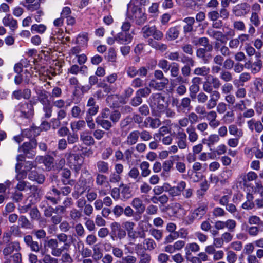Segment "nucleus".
Masks as SVG:
<instances>
[{
    "label": "nucleus",
    "mask_w": 263,
    "mask_h": 263,
    "mask_svg": "<svg viewBox=\"0 0 263 263\" xmlns=\"http://www.w3.org/2000/svg\"><path fill=\"white\" fill-rule=\"evenodd\" d=\"M208 207L205 203L200 204L187 216L185 220V223L190 225L194 223L195 220H200L206 214Z\"/></svg>",
    "instance_id": "f257e3e1"
},
{
    "label": "nucleus",
    "mask_w": 263,
    "mask_h": 263,
    "mask_svg": "<svg viewBox=\"0 0 263 263\" xmlns=\"http://www.w3.org/2000/svg\"><path fill=\"white\" fill-rule=\"evenodd\" d=\"M141 33L145 39L153 36L154 39L161 40L163 37V33L157 30L155 26H151L149 25H146L142 28Z\"/></svg>",
    "instance_id": "f03ea898"
},
{
    "label": "nucleus",
    "mask_w": 263,
    "mask_h": 263,
    "mask_svg": "<svg viewBox=\"0 0 263 263\" xmlns=\"http://www.w3.org/2000/svg\"><path fill=\"white\" fill-rule=\"evenodd\" d=\"M151 106L159 111H163L165 108V97L161 93L152 95L150 97Z\"/></svg>",
    "instance_id": "7ed1b4c3"
},
{
    "label": "nucleus",
    "mask_w": 263,
    "mask_h": 263,
    "mask_svg": "<svg viewBox=\"0 0 263 263\" xmlns=\"http://www.w3.org/2000/svg\"><path fill=\"white\" fill-rule=\"evenodd\" d=\"M37 146V142L35 139H32L29 142L23 143L19 147L18 152L23 153L27 157L30 158L35 155V151Z\"/></svg>",
    "instance_id": "20e7f679"
},
{
    "label": "nucleus",
    "mask_w": 263,
    "mask_h": 263,
    "mask_svg": "<svg viewBox=\"0 0 263 263\" xmlns=\"http://www.w3.org/2000/svg\"><path fill=\"white\" fill-rule=\"evenodd\" d=\"M132 17L135 20L136 23L139 25L143 24L147 20L146 14L143 12L141 8L136 6L131 7Z\"/></svg>",
    "instance_id": "39448f33"
},
{
    "label": "nucleus",
    "mask_w": 263,
    "mask_h": 263,
    "mask_svg": "<svg viewBox=\"0 0 263 263\" xmlns=\"http://www.w3.org/2000/svg\"><path fill=\"white\" fill-rule=\"evenodd\" d=\"M17 109L21 114V116L25 118H29L33 115V105L27 102L19 103Z\"/></svg>",
    "instance_id": "423d86ee"
},
{
    "label": "nucleus",
    "mask_w": 263,
    "mask_h": 263,
    "mask_svg": "<svg viewBox=\"0 0 263 263\" xmlns=\"http://www.w3.org/2000/svg\"><path fill=\"white\" fill-rule=\"evenodd\" d=\"M249 20L250 24L249 25L248 32L249 34L253 35L256 32L255 27H258L261 24V21L258 13L256 12H252Z\"/></svg>",
    "instance_id": "0eeeda50"
},
{
    "label": "nucleus",
    "mask_w": 263,
    "mask_h": 263,
    "mask_svg": "<svg viewBox=\"0 0 263 263\" xmlns=\"http://www.w3.org/2000/svg\"><path fill=\"white\" fill-rule=\"evenodd\" d=\"M176 158H179V156H172L169 159L163 162L162 164V172L161 174V176L167 177L170 176V172L173 168L174 162Z\"/></svg>",
    "instance_id": "6e6552de"
},
{
    "label": "nucleus",
    "mask_w": 263,
    "mask_h": 263,
    "mask_svg": "<svg viewBox=\"0 0 263 263\" xmlns=\"http://www.w3.org/2000/svg\"><path fill=\"white\" fill-rule=\"evenodd\" d=\"M262 122L260 120L252 118L247 122V125L249 129L251 132H256L257 133H260L263 131V124Z\"/></svg>",
    "instance_id": "1a4fd4ad"
},
{
    "label": "nucleus",
    "mask_w": 263,
    "mask_h": 263,
    "mask_svg": "<svg viewBox=\"0 0 263 263\" xmlns=\"http://www.w3.org/2000/svg\"><path fill=\"white\" fill-rule=\"evenodd\" d=\"M23 241L32 252L38 253L42 248V245L39 244L36 241H34L32 236L30 235L24 236Z\"/></svg>",
    "instance_id": "9d476101"
},
{
    "label": "nucleus",
    "mask_w": 263,
    "mask_h": 263,
    "mask_svg": "<svg viewBox=\"0 0 263 263\" xmlns=\"http://www.w3.org/2000/svg\"><path fill=\"white\" fill-rule=\"evenodd\" d=\"M249 5L246 3L236 5L232 9V12L237 17L245 16L249 11Z\"/></svg>",
    "instance_id": "9b49d317"
},
{
    "label": "nucleus",
    "mask_w": 263,
    "mask_h": 263,
    "mask_svg": "<svg viewBox=\"0 0 263 263\" xmlns=\"http://www.w3.org/2000/svg\"><path fill=\"white\" fill-rule=\"evenodd\" d=\"M210 93V99L206 104V108L209 110L216 107L217 102L221 97L220 93L216 90H213Z\"/></svg>",
    "instance_id": "f8f14e48"
},
{
    "label": "nucleus",
    "mask_w": 263,
    "mask_h": 263,
    "mask_svg": "<svg viewBox=\"0 0 263 263\" xmlns=\"http://www.w3.org/2000/svg\"><path fill=\"white\" fill-rule=\"evenodd\" d=\"M20 244L18 241H13L8 244L3 250V254L5 257L11 254L14 251L18 252L21 250Z\"/></svg>",
    "instance_id": "ddd939ff"
},
{
    "label": "nucleus",
    "mask_w": 263,
    "mask_h": 263,
    "mask_svg": "<svg viewBox=\"0 0 263 263\" xmlns=\"http://www.w3.org/2000/svg\"><path fill=\"white\" fill-rule=\"evenodd\" d=\"M185 182L181 181L177 184V186L170 187L168 194L170 196L173 198L180 196L181 192L185 189Z\"/></svg>",
    "instance_id": "4468645a"
},
{
    "label": "nucleus",
    "mask_w": 263,
    "mask_h": 263,
    "mask_svg": "<svg viewBox=\"0 0 263 263\" xmlns=\"http://www.w3.org/2000/svg\"><path fill=\"white\" fill-rule=\"evenodd\" d=\"M31 96V90L28 88L24 89L23 90L18 89L14 91L12 94V97L17 100H20L22 98L28 100Z\"/></svg>",
    "instance_id": "2eb2a0df"
},
{
    "label": "nucleus",
    "mask_w": 263,
    "mask_h": 263,
    "mask_svg": "<svg viewBox=\"0 0 263 263\" xmlns=\"http://www.w3.org/2000/svg\"><path fill=\"white\" fill-rule=\"evenodd\" d=\"M130 205L136 210V214L141 215L145 210V206L143 201L139 197L134 198L132 200Z\"/></svg>",
    "instance_id": "dca6fc26"
},
{
    "label": "nucleus",
    "mask_w": 263,
    "mask_h": 263,
    "mask_svg": "<svg viewBox=\"0 0 263 263\" xmlns=\"http://www.w3.org/2000/svg\"><path fill=\"white\" fill-rule=\"evenodd\" d=\"M168 83L169 80L168 79H165L163 81L160 82H158L155 79H152L149 81L148 86L156 90L161 91L163 90Z\"/></svg>",
    "instance_id": "f3484780"
},
{
    "label": "nucleus",
    "mask_w": 263,
    "mask_h": 263,
    "mask_svg": "<svg viewBox=\"0 0 263 263\" xmlns=\"http://www.w3.org/2000/svg\"><path fill=\"white\" fill-rule=\"evenodd\" d=\"M133 39V36L127 32H119L116 35V42L123 45H127L130 43Z\"/></svg>",
    "instance_id": "a211bd4d"
},
{
    "label": "nucleus",
    "mask_w": 263,
    "mask_h": 263,
    "mask_svg": "<svg viewBox=\"0 0 263 263\" xmlns=\"http://www.w3.org/2000/svg\"><path fill=\"white\" fill-rule=\"evenodd\" d=\"M206 34L211 37L214 38L216 41H220L221 43H226V41L223 40L225 37L224 34L220 31L214 30L213 28H209L206 30Z\"/></svg>",
    "instance_id": "6ab92c4d"
},
{
    "label": "nucleus",
    "mask_w": 263,
    "mask_h": 263,
    "mask_svg": "<svg viewBox=\"0 0 263 263\" xmlns=\"http://www.w3.org/2000/svg\"><path fill=\"white\" fill-rule=\"evenodd\" d=\"M65 208L62 205H59L53 208L51 206H48L44 210V214L46 217H50L53 213H65Z\"/></svg>",
    "instance_id": "aec40b11"
},
{
    "label": "nucleus",
    "mask_w": 263,
    "mask_h": 263,
    "mask_svg": "<svg viewBox=\"0 0 263 263\" xmlns=\"http://www.w3.org/2000/svg\"><path fill=\"white\" fill-rule=\"evenodd\" d=\"M3 25L9 27L11 30H15L17 29V22L10 14H7L2 20Z\"/></svg>",
    "instance_id": "412c9836"
},
{
    "label": "nucleus",
    "mask_w": 263,
    "mask_h": 263,
    "mask_svg": "<svg viewBox=\"0 0 263 263\" xmlns=\"http://www.w3.org/2000/svg\"><path fill=\"white\" fill-rule=\"evenodd\" d=\"M65 158L69 164L74 166L79 165L80 166L79 160L80 158L78 154H72L71 152H67L65 154Z\"/></svg>",
    "instance_id": "4be33fe9"
},
{
    "label": "nucleus",
    "mask_w": 263,
    "mask_h": 263,
    "mask_svg": "<svg viewBox=\"0 0 263 263\" xmlns=\"http://www.w3.org/2000/svg\"><path fill=\"white\" fill-rule=\"evenodd\" d=\"M208 51L207 47L199 48L196 52V56L201 59L204 63H208L209 60L212 58L211 54L206 55Z\"/></svg>",
    "instance_id": "5701e85b"
},
{
    "label": "nucleus",
    "mask_w": 263,
    "mask_h": 263,
    "mask_svg": "<svg viewBox=\"0 0 263 263\" xmlns=\"http://www.w3.org/2000/svg\"><path fill=\"white\" fill-rule=\"evenodd\" d=\"M139 138L138 130H133L127 135L125 143L128 146H132L137 143Z\"/></svg>",
    "instance_id": "b1692460"
},
{
    "label": "nucleus",
    "mask_w": 263,
    "mask_h": 263,
    "mask_svg": "<svg viewBox=\"0 0 263 263\" xmlns=\"http://www.w3.org/2000/svg\"><path fill=\"white\" fill-rule=\"evenodd\" d=\"M245 65L247 68H251L252 73H256L260 70L262 66V62L261 60L258 59L253 63H251L250 61H248L246 63Z\"/></svg>",
    "instance_id": "393cba45"
},
{
    "label": "nucleus",
    "mask_w": 263,
    "mask_h": 263,
    "mask_svg": "<svg viewBox=\"0 0 263 263\" xmlns=\"http://www.w3.org/2000/svg\"><path fill=\"white\" fill-rule=\"evenodd\" d=\"M80 139L87 145H93L95 140L88 131H83L80 134Z\"/></svg>",
    "instance_id": "a878e982"
},
{
    "label": "nucleus",
    "mask_w": 263,
    "mask_h": 263,
    "mask_svg": "<svg viewBox=\"0 0 263 263\" xmlns=\"http://www.w3.org/2000/svg\"><path fill=\"white\" fill-rule=\"evenodd\" d=\"M186 132L188 135V139L191 143L195 142L198 139V135L195 128L192 125L189 126L186 129Z\"/></svg>",
    "instance_id": "bb28decb"
},
{
    "label": "nucleus",
    "mask_w": 263,
    "mask_h": 263,
    "mask_svg": "<svg viewBox=\"0 0 263 263\" xmlns=\"http://www.w3.org/2000/svg\"><path fill=\"white\" fill-rule=\"evenodd\" d=\"M28 178L32 181H36L40 184H42L45 181V177L43 175L39 174L35 171H31L28 174Z\"/></svg>",
    "instance_id": "cd10ccee"
},
{
    "label": "nucleus",
    "mask_w": 263,
    "mask_h": 263,
    "mask_svg": "<svg viewBox=\"0 0 263 263\" xmlns=\"http://www.w3.org/2000/svg\"><path fill=\"white\" fill-rule=\"evenodd\" d=\"M220 138L219 136L216 134H213L210 135L206 138L203 139L202 143L210 147L218 142Z\"/></svg>",
    "instance_id": "c85d7f7f"
},
{
    "label": "nucleus",
    "mask_w": 263,
    "mask_h": 263,
    "mask_svg": "<svg viewBox=\"0 0 263 263\" xmlns=\"http://www.w3.org/2000/svg\"><path fill=\"white\" fill-rule=\"evenodd\" d=\"M104 160H99L97 162L96 165L99 173L105 174L108 173L109 172V164Z\"/></svg>",
    "instance_id": "c756f323"
},
{
    "label": "nucleus",
    "mask_w": 263,
    "mask_h": 263,
    "mask_svg": "<svg viewBox=\"0 0 263 263\" xmlns=\"http://www.w3.org/2000/svg\"><path fill=\"white\" fill-rule=\"evenodd\" d=\"M179 34V27H173L170 28L167 31L166 36L169 40H174L178 37Z\"/></svg>",
    "instance_id": "7c9ffc66"
},
{
    "label": "nucleus",
    "mask_w": 263,
    "mask_h": 263,
    "mask_svg": "<svg viewBox=\"0 0 263 263\" xmlns=\"http://www.w3.org/2000/svg\"><path fill=\"white\" fill-rule=\"evenodd\" d=\"M22 165L20 163H17L15 166V172L16 175L15 179L17 181L23 180L27 177V172L25 170H21Z\"/></svg>",
    "instance_id": "2f4dec72"
},
{
    "label": "nucleus",
    "mask_w": 263,
    "mask_h": 263,
    "mask_svg": "<svg viewBox=\"0 0 263 263\" xmlns=\"http://www.w3.org/2000/svg\"><path fill=\"white\" fill-rule=\"evenodd\" d=\"M229 133L231 135L241 138L243 135V132L242 129L238 128L236 125L231 124L228 127Z\"/></svg>",
    "instance_id": "473e14b6"
},
{
    "label": "nucleus",
    "mask_w": 263,
    "mask_h": 263,
    "mask_svg": "<svg viewBox=\"0 0 263 263\" xmlns=\"http://www.w3.org/2000/svg\"><path fill=\"white\" fill-rule=\"evenodd\" d=\"M247 200L242 205L243 209L251 210L254 208L255 204L253 201L254 197L252 194L248 193L246 196Z\"/></svg>",
    "instance_id": "72a5a7b5"
},
{
    "label": "nucleus",
    "mask_w": 263,
    "mask_h": 263,
    "mask_svg": "<svg viewBox=\"0 0 263 263\" xmlns=\"http://www.w3.org/2000/svg\"><path fill=\"white\" fill-rule=\"evenodd\" d=\"M120 191L121 199L123 200H126L131 198L132 195L130 187L127 185H122Z\"/></svg>",
    "instance_id": "f704fd0d"
},
{
    "label": "nucleus",
    "mask_w": 263,
    "mask_h": 263,
    "mask_svg": "<svg viewBox=\"0 0 263 263\" xmlns=\"http://www.w3.org/2000/svg\"><path fill=\"white\" fill-rule=\"evenodd\" d=\"M150 164L146 161H143L140 164V168L141 171V176L143 177H146L151 174L149 169Z\"/></svg>",
    "instance_id": "c9c22d12"
},
{
    "label": "nucleus",
    "mask_w": 263,
    "mask_h": 263,
    "mask_svg": "<svg viewBox=\"0 0 263 263\" xmlns=\"http://www.w3.org/2000/svg\"><path fill=\"white\" fill-rule=\"evenodd\" d=\"M69 216L71 219L75 221H78L83 216L82 212L80 210L73 208L70 211Z\"/></svg>",
    "instance_id": "e433bc0d"
},
{
    "label": "nucleus",
    "mask_w": 263,
    "mask_h": 263,
    "mask_svg": "<svg viewBox=\"0 0 263 263\" xmlns=\"http://www.w3.org/2000/svg\"><path fill=\"white\" fill-rule=\"evenodd\" d=\"M86 126L85 121L84 120H79L73 121L70 123V127L72 131L77 132L84 128Z\"/></svg>",
    "instance_id": "4c0bfd02"
},
{
    "label": "nucleus",
    "mask_w": 263,
    "mask_h": 263,
    "mask_svg": "<svg viewBox=\"0 0 263 263\" xmlns=\"http://www.w3.org/2000/svg\"><path fill=\"white\" fill-rule=\"evenodd\" d=\"M210 73V68L206 66L198 67L196 68L193 73L195 75L201 76L203 77L206 76Z\"/></svg>",
    "instance_id": "58836bf2"
},
{
    "label": "nucleus",
    "mask_w": 263,
    "mask_h": 263,
    "mask_svg": "<svg viewBox=\"0 0 263 263\" xmlns=\"http://www.w3.org/2000/svg\"><path fill=\"white\" fill-rule=\"evenodd\" d=\"M96 122L98 125H100L106 130H109L112 126L111 122L108 120L101 119L97 118L96 120Z\"/></svg>",
    "instance_id": "ea45409f"
},
{
    "label": "nucleus",
    "mask_w": 263,
    "mask_h": 263,
    "mask_svg": "<svg viewBox=\"0 0 263 263\" xmlns=\"http://www.w3.org/2000/svg\"><path fill=\"white\" fill-rule=\"evenodd\" d=\"M93 253H92V260L96 262H98L100 259L102 260L103 258V253L102 251L100 248L94 247L92 249Z\"/></svg>",
    "instance_id": "a19ab883"
},
{
    "label": "nucleus",
    "mask_w": 263,
    "mask_h": 263,
    "mask_svg": "<svg viewBox=\"0 0 263 263\" xmlns=\"http://www.w3.org/2000/svg\"><path fill=\"white\" fill-rule=\"evenodd\" d=\"M149 123V127L152 129L158 128L161 124L160 120L158 118H153L151 117L146 118L145 122Z\"/></svg>",
    "instance_id": "79ce46f5"
},
{
    "label": "nucleus",
    "mask_w": 263,
    "mask_h": 263,
    "mask_svg": "<svg viewBox=\"0 0 263 263\" xmlns=\"http://www.w3.org/2000/svg\"><path fill=\"white\" fill-rule=\"evenodd\" d=\"M18 223L21 228L30 229L32 225L29 219L24 215H21L18 218Z\"/></svg>",
    "instance_id": "37998d69"
},
{
    "label": "nucleus",
    "mask_w": 263,
    "mask_h": 263,
    "mask_svg": "<svg viewBox=\"0 0 263 263\" xmlns=\"http://www.w3.org/2000/svg\"><path fill=\"white\" fill-rule=\"evenodd\" d=\"M191 100L189 97L182 98L180 102V112H185V110L191 107Z\"/></svg>",
    "instance_id": "c03bdc74"
},
{
    "label": "nucleus",
    "mask_w": 263,
    "mask_h": 263,
    "mask_svg": "<svg viewBox=\"0 0 263 263\" xmlns=\"http://www.w3.org/2000/svg\"><path fill=\"white\" fill-rule=\"evenodd\" d=\"M138 135L143 141H150L153 138L151 132L147 130H143L141 132L138 130Z\"/></svg>",
    "instance_id": "a18cd8bd"
},
{
    "label": "nucleus",
    "mask_w": 263,
    "mask_h": 263,
    "mask_svg": "<svg viewBox=\"0 0 263 263\" xmlns=\"http://www.w3.org/2000/svg\"><path fill=\"white\" fill-rule=\"evenodd\" d=\"M175 78V79H171V84L172 86H175L178 84L182 85L187 83V80L184 78L183 76L179 74Z\"/></svg>",
    "instance_id": "49530a36"
},
{
    "label": "nucleus",
    "mask_w": 263,
    "mask_h": 263,
    "mask_svg": "<svg viewBox=\"0 0 263 263\" xmlns=\"http://www.w3.org/2000/svg\"><path fill=\"white\" fill-rule=\"evenodd\" d=\"M198 43L204 47H207L208 51L211 52L213 50V46L209 43V40L207 37L198 38Z\"/></svg>",
    "instance_id": "de8ad7c7"
},
{
    "label": "nucleus",
    "mask_w": 263,
    "mask_h": 263,
    "mask_svg": "<svg viewBox=\"0 0 263 263\" xmlns=\"http://www.w3.org/2000/svg\"><path fill=\"white\" fill-rule=\"evenodd\" d=\"M199 250L200 247L197 243L195 242L189 243L185 247L186 254L190 255L191 252H196L199 251Z\"/></svg>",
    "instance_id": "09e8293b"
},
{
    "label": "nucleus",
    "mask_w": 263,
    "mask_h": 263,
    "mask_svg": "<svg viewBox=\"0 0 263 263\" xmlns=\"http://www.w3.org/2000/svg\"><path fill=\"white\" fill-rule=\"evenodd\" d=\"M67 113L65 110L60 109L57 112V118L53 119V124H55L57 126H59L60 124V121L66 117Z\"/></svg>",
    "instance_id": "8fccbe9b"
},
{
    "label": "nucleus",
    "mask_w": 263,
    "mask_h": 263,
    "mask_svg": "<svg viewBox=\"0 0 263 263\" xmlns=\"http://www.w3.org/2000/svg\"><path fill=\"white\" fill-rule=\"evenodd\" d=\"M247 232L251 237H256L260 233V228L257 226H250L247 228Z\"/></svg>",
    "instance_id": "3c124183"
},
{
    "label": "nucleus",
    "mask_w": 263,
    "mask_h": 263,
    "mask_svg": "<svg viewBox=\"0 0 263 263\" xmlns=\"http://www.w3.org/2000/svg\"><path fill=\"white\" fill-rule=\"evenodd\" d=\"M84 110H82L78 106H73L71 110V114L72 117L75 118H80L83 115Z\"/></svg>",
    "instance_id": "603ef678"
},
{
    "label": "nucleus",
    "mask_w": 263,
    "mask_h": 263,
    "mask_svg": "<svg viewBox=\"0 0 263 263\" xmlns=\"http://www.w3.org/2000/svg\"><path fill=\"white\" fill-rule=\"evenodd\" d=\"M233 27L235 30L243 32L246 30V25L242 21H235L233 23Z\"/></svg>",
    "instance_id": "864d4df0"
},
{
    "label": "nucleus",
    "mask_w": 263,
    "mask_h": 263,
    "mask_svg": "<svg viewBox=\"0 0 263 263\" xmlns=\"http://www.w3.org/2000/svg\"><path fill=\"white\" fill-rule=\"evenodd\" d=\"M108 246L110 248H112V253L115 257L118 258H122L123 257L124 253L122 249L116 246H112L110 244H109Z\"/></svg>",
    "instance_id": "5fc2aeb1"
},
{
    "label": "nucleus",
    "mask_w": 263,
    "mask_h": 263,
    "mask_svg": "<svg viewBox=\"0 0 263 263\" xmlns=\"http://www.w3.org/2000/svg\"><path fill=\"white\" fill-rule=\"evenodd\" d=\"M220 78L226 82H230L233 79L232 73L227 70H222L220 73Z\"/></svg>",
    "instance_id": "6e6d98bb"
},
{
    "label": "nucleus",
    "mask_w": 263,
    "mask_h": 263,
    "mask_svg": "<svg viewBox=\"0 0 263 263\" xmlns=\"http://www.w3.org/2000/svg\"><path fill=\"white\" fill-rule=\"evenodd\" d=\"M226 260L228 263H235L237 260V255L233 251L227 252Z\"/></svg>",
    "instance_id": "4d7b16f0"
},
{
    "label": "nucleus",
    "mask_w": 263,
    "mask_h": 263,
    "mask_svg": "<svg viewBox=\"0 0 263 263\" xmlns=\"http://www.w3.org/2000/svg\"><path fill=\"white\" fill-rule=\"evenodd\" d=\"M151 93V89L149 87H145L143 88H140L138 89L136 93L137 95L140 96L141 98L142 97L146 98Z\"/></svg>",
    "instance_id": "13d9d810"
},
{
    "label": "nucleus",
    "mask_w": 263,
    "mask_h": 263,
    "mask_svg": "<svg viewBox=\"0 0 263 263\" xmlns=\"http://www.w3.org/2000/svg\"><path fill=\"white\" fill-rule=\"evenodd\" d=\"M224 228L228 229L229 232H234V230L236 227V222L231 219H229L226 221H224Z\"/></svg>",
    "instance_id": "bf43d9fd"
},
{
    "label": "nucleus",
    "mask_w": 263,
    "mask_h": 263,
    "mask_svg": "<svg viewBox=\"0 0 263 263\" xmlns=\"http://www.w3.org/2000/svg\"><path fill=\"white\" fill-rule=\"evenodd\" d=\"M190 92V96L192 99H194L196 97V94L200 90V86L198 85H194L192 84L189 88Z\"/></svg>",
    "instance_id": "052dcab7"
},
{
    "label": "nucleus",
    "mask_w": 263,
    "mask_h": 263,
    "mask_svg": "<svg viewBox=\"0 0 263 263\" xmlns=\"http://www.w3.org/2000/svg\"><path fill=\"white\" fill-rule=\"evenodd\" d=\"M149 233L158 241H159L162 238V231L161 230L153 228L149 230Z\"/></svg>",
    "instance_id": "680f3d73"
},
{
    "label": "nucleus",
    "mask_w": 263,
    "mask_h": 263,
    "mask_svg": "<svg viewBox=\"0 0 263 263\" xmlns=\"http://www.w3.org/2000/svg\"><path fill=\"white\" fill-rule=\"evenodd\" d=\"M143 244L146 246L145 249L148 250H153L156 247V243L155 241L151 238L145 239Z\"/></svg>",
    "instance_id": "e2e57ef3"
},
{
    "label": "nucleus",
    "mask_w": 263,
    "mask_h": 263,
    "mask_svg": "<svg viewBox=\"0 0 263 263\" xmlns=\"http://www.w3.org/2000/svg\"><path fill=\"white\" fill-rule=\"evenodd\" d=\"M248 223L250 225H262L263 221H261L260 218L255 215L251 216L248 218Z\"/></svg>",
    "instance_id": "0e129e2a"
},
{
    "label": "nucleus",
    "mask_w": 263,
    "mask_h": 263,
    "mask_svg": "<svg viewBox=\"0 0 263 263\" xmlns=\"http://www.w3.org/2000/svg\"><path fill=\"white\" fill-rule=\"evenodd\" d=\"M121 116V112L119 110H114L111 112L109 118L113 124H116L119 121Z\"/></svg>",
    "instance_id": "69168bd1"
},
{
    "label": "nucleus",
    "mask_w": 263,
    "mask_h": 263,
    "mask_svg": "<svg viewBox=\"0 0 263 263\" xmlns=\"http://www.w3.org/2000/svg\"><path fill=\"white\" fill-rule=\"evenodd\" d=\"M53 157L49 155L46 156L44 159L43 162L48 171L53 167Z\"/></svg>",
    "instance_id": "338daca9"
},
{
    "label": "nucleus",
    "mask_w": 263,
    "mask_h": 263,
    "mask_svg": "<svg viewBox=\"0 0 263 263\" xmlns=\"http://www.w3.org/2000/svg\"><path fill=\"white\" fill-rule=\"evenodd\" d=\"M158 66L165 72H166L170 70L171 65L169 64L168 62L166 60L162 59L159 61Z\"/></svg>",
    "instance_id": "774afa93"
}]
</instances>
